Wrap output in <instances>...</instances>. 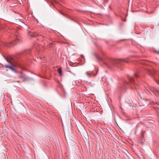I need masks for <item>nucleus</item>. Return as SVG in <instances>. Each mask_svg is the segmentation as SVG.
<instances>
[{
	"label": "nucleus",
	"mask_w": 159,
	"mask_h": 159,
	"mask_svg": "<svg viewBox=\"0 0 159 159\" xmlns=\"http://www.w3.org/2000/svg\"><path fill=\"white\" fill-rule=\"evenodd\" d=\"M7 61L10 64L11 66H8L7 65H4V66L6 68H8L11 70L13 71L16 73H17V71L14 68L15 65L11 61L7 60Z\"/></svg>",
	"instance_id": "nucleus-1"
},
{
	"label": "nucleus",
	"mask_w": 159,
	"mask_h": 159,
	"mask_svg": "<svg viewBox=\"0 0 159 159\" xmlns=\"http://www.w3.org/2000/svg\"><path fill=\"white\" fill-rule=\"evenodd\" d=\"M19 75H18L19 78L23 80V81H25L27 80L28 79L26 77V76L21 72L19 73Z\"/></svg>",
	"instance_id": "nucleus-2"
},
{
	"label": "nucleus",
	"mask_w": 159,
	"mask_h": 159,
	"mask_svg": "<svg viewBox=\"0 0 159 159\" xmlns=\"http://www.w3.org/2000/svg\"><path fill=\"white\" fill-rule=\"evenodd\" d=\"M128 79L129 80V82L133 85H134L136 89H137V86H138L137 84H135L134 82V80L133 78L130 76H128Z\"/></svg>",
	"instance_id": "nucleus-3"
},
{
	"label": "nucleus",
	"mask_w": 159,
	"mask_h": 159,
	"mask_svg": "<svg viewBox=\"0 0 159 159\" xmlns=\"http://www.w3.org/2000/svg\"><path fill=\"white\" fill-rule=\"evenodd\" d=\"M148 91L151 93V92H152L154 93H158L159 91L156 88L153 87H151L148 88Z\"/></svg>",
	"instance_id": "nucleus-4"
},
{
	"label": "nucleus",
	"mask_w": 159,
	"mask_h": 159,
	"mask_svg": "<svg viewBox=\"0 0 159 159\" xmlns=\"http://www.w3.org/2000/svg\"><path fill=\"white\" fill-rule=\"evenodd\" d=\"M86 75L89 77L94 76L96 75V74H93L92 72H87L86 73Z\"/></svg>",
	"instance_id": "nucleus-5"
},
{
	"label": "nucleus",
	"mask_w": 159,
	"mask_h": 159,
	"mask_svg": "<svg viewBox=\"0 0 159 159\" xmlns=\"http://www.w3.org/2000/svg\"><path fill=\"white\" fill-rule=\"evenodd\" d=\"M19 39H17L16 40H15L14 42H12L11 43V46H12L13 45L16 44V43H17L19 42Z\"/></svg>",
	"instance_id": "nucleus-6"
},
{
	"label": "nucleus",
	"mask_w": 159,
	"mask_h": 159,
	"mask_svg": "<svg viewBox=\"0 0 159 159\" xmlns=\"http://www.w3.org/2000/svg\"><path fill=\"white\" fill-rule=\"evenodd\" d=\"M148 71L150 75H152L153 74H155V71L154 70H148Z\"/></svg>",
	"instance_id": "nucleus-7"
},
{
	"label": "nucleus",
	"mask_w": 159,
	"mask_h": 159,
	"mask_svg": "<svg viewBox=\"0 0 159 159\" xmlns=\"http://www.w3.org/2000/svg\"><path fill=\"white\" fill-rule=\"evenodd\" d=\"M57 71L58 73L60 74V75H61L62 74V71L61 68H58L57 69Z\"/></svg>",
	"instance_id": "nucleus-8"
},
{
	"label": "nucleus",
	"mask_w": 159,
	"mask_h": 159,
	"mask_svg": "<svg viewBox=\"0 0 159 159\" xmlns=\"http://www.w3.org/2000/svg\"><path fill=\"white\" fill-rule=\"evenodd\" d=\"M29 34L31 37H34L36 36V34L34 33L32 34L31 33H29Z\"/></svg>",
	"instance_id": "nucleus-9"
},
{
	"label": "nucleus",
	"mask_w": 159,
	"mask_h": 159,
	"mask_svg": "<svg viewBox=\"0 0 159 159\" xmlns=\"http://www.w3.org/2000/svg\"><path fill=\"white\" fill-rule=\"evenodd\" d=\"M134 75L136 78H138L139 77V75H138V74H137V73H135L134 74Z\"/></svg>",
	"instance_id": "nucleus-10"
},
{
	"label": "nucleus",
	"mask_w": 159,
	"mask_h": 159,
	"mask_svg": "<svg viewBox=\"0 0 159 159\" xmlns=\"http://www.w3.org/2000/svg\"><path fill=\"white\" fill-rule=\"evenodd\" d=\"M125 84L126 85H129V84L127 82H126L125 83Z\"/></svg>",
	"instance_id": "nucleus-11"
},
{
	"label": "nucleus",
	"mask_w": 159,
	"mask_h": 159,
	"mask_svg": "<svg viewBox=\"0 0 159 159\" xmlns=\"http://www.w3.org/2000/svg\"><path fill=\"white\" fill-rule=\"evenodd\" d=\"M157 83L159 84V80L157 82Z\"/></svg>",
	"instance_id": "nucleus-12"
},
{
	"label": "nucleus",
	"mask_w": 159,
	"mask_h": 159,
	"mask_svg": "<svg viewBox=\"0 0 159 159\" xmlns=\"http://www.w3.org/2000/svg\"><path fill=\"white\" fill-rule=\"evenodd\" d=\"M16 82H18V83H20V81H16Z\"/></svg>",
	"instance_id": "nucleus-13"
},
{
	"label": "nucleus",
	"mask_w": 159,
	"mask_h": 159,
	"mask_svg": "<svg viewBox=\"0 0 159 159\" xmlns=\"http://www.w3.org/2000/svg\"><path fill=\"white\" fill-rule=\"evenodd\" d=\"M45 58H44V60H45Z\"/></svg>",
	"instance_id": "nucleus-14"
}]
</instances>
